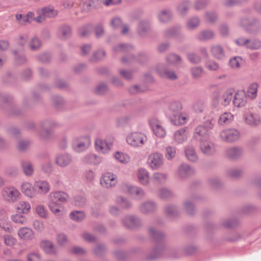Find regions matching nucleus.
I'll list each match as a JSON object with an SVG mask.
<instances>
[{"mask_svg":"<svg viewBox=\"0 0 261 261\" xmlns=\"http://www.w3.org/2000/svg\"><path fill=\"white\" fill-rule=\"evenodd\" d=\"M191 2L189 0H184L177 5L176 11L177 14L181 16H186L190 9Z\"/></svg>","mask_w":261,"mask_h":261,"instance_id":"nucleus-27","label":"nucleus"},{"mask_svg":"<svg viewBox=\"0 0 261 261\" xmlns=\"http://www.w3.org/2000/svg\"><path fill=\"white\" fill-rule=\"evenodd\" d=\"M232 92L231 90H228L221 97V105L226 106L228 105L232 97Z\"/></svg>","mask_w":261,"mask_h":261,"instance_id":"nucleus-54","label":"nucleus"},{"mask_svg":"<svg viewBox=\"0 0 261 261\" xmlns=\"http://www.w3.org/2000/svg\"><path fill=\"white\" fill-rule=\"evenodd\" d=\"M220 136L224 141L232 142L239 139L240 134L238 130L231 128L223 130L220 132Z\"/></svg>","mask_w":261,"mask_h":261,"instance_id":"nucleus-9","label":"nucleus"},{"mask_svg":"<svg viewBox=\"0 0 261 261\" xmlns=\"http://www.w3.org/2000/svg\"><path fill=\"white\" fill-rule=\"evenodd\" d=\"M149 124L154 134L159 137H164L166 135V131L164 128L156 120H150Z\"/></svg>","mask_w":261,"mask_h":261,"instance_id":"nucleus-28","label":"nucleus"},{"mask_svg":"<svg viewBox=\"0 0 261 261\" xmlns=\"http://www.w3.org/2000/svg\"><path fill=\"white\" fill-rule=\"evenodd\" d=\"M58 123L51 120H44L40 123L38 136L41 141H46L51 139L53 134V128L58 126Z\"/></svg>","mask_w":261,"mask_h":261,"instance_id":"nucleus-4","label":"nucleus"},{"mask_svg":"<svg viewBox=\"0 0 261 261\" xmlns=\"http://www.w3.org/2000/svg\"><path fill=\"white\" fill-rule=\"evenodd\" d=\"M157 207L155 201L149 200L142 202L138 207V210L144 215H150L155 212Z\"/></svg>","mask_w":261,"mask_h":261,"instance_id":"nucleus-12","label":"nucleus"},{"mask_svg":"<svg viewBox=\"0 0 261 261\" xmlns=\"http://www.w3.org/2000/svg\"><path fill=\"white\" fill-rule=\"evenodd\" d=\"M158 196L162 199H168L173 196L172 192L166 188H162L158 192Z\"/></svg>","mask_w":261,"mask_h":261,"instance_id":"nucleus-56","label":"nucleus"},{"mask_svg":"<svg viewBox=\"0 0 261 261\" xmlns=\"http://www.w3.org/2000/svg\"><path fill=\"white\" fill-rule=\"evenodd\" d=\"M246 123L251 126H257L261 124V117L256 113L249 112L245 115Z\"/></svg>","mask_w":261,"mask_h":261,"instance_id":"nucleus-20","label":"nucleus"},{"mask_svg":"<svg viewBox=\"0 0 261 261\" xmlns=\"http://www.w3.org/2000/svg\"><path fill=\"white\" fill-rule=\"evenodd\" d=\"M127 143L134 147L142 146L147 141L146 135L141 132H133L126 137Z\"/></svg>","mask_w":261,"mask_h":261,"instance_id":"nucleus-5","label":"nucleus"},{"mask_svg":"<svg viewBox=\"0 0 261 261\" xmlns=\"http://www.w3.org/2000/svg\"><path fill=\"white\" fill-rule=\"evenodd\" d=\"M225 154L227 159L235 161L243 155V150L240 147H230L225 149Z\"/></svg>","mask_w":261,"mask_h":261,"instance_id":"nucleus-15","label":"nucleus"},{"mask_svg":"<svg viewBox=\"0 0 261 261\" xmlns=\"http://www.w3.org/2000/svg\"><path fill=\"white\" fill-rule=\"evenodd\" d=\"M239 25L248 34L256 35L261 30V21L257 18L250 19L247 17L240 18Z\"/></svg>","mask_w":261,"mask_h":261,"instance_id":"nucleus-3","label":"nucleus"},{"mask_svg":"<svg viewBox=\"0 0 261 261\" xmlns=\"http://www.w3.org/2000/svg\"><path fill=\"white\" fill-rule=\"evenodd\" d=\"M180 31V26H174L164 30L163 35L166 38L175 37L177 41L182 42L185 39V36L181 34Z\"/></svg>","mask_w":261,"mask_h":261,"instance_id":"nucleus-10","label":"nucleus"},{"mask_svg":"<svg viewBox=\"0 0 261 261\" xmlns=\"http://www.w3.org/2000/svg\"><path fill=\"white\" fill-rule=\"evenodd\" d=\"M37 14L43 13L45 18H52L56 17L58 15V12L57 10L54 9L51 6H48L43 7L41 9H38L36 10Z\"/></svg>","mask_w":261,"mask_h":261,"instance_id":"nucleus-24","label":"nucleus"},{"mask_svg":"<svg viewBox=\"0 0 261 261\" xmlns=\"http://www.w3.org/2000/svg\"><path fill=\"white\" fill-rule=\"evenodd\" d=\"M22 192L27 196L32 198L35 196L34 186L29 182H24L21 185Z\"/></svg>","mask_w":261,"mask_h":261,"instance_id":"nucleus-39","label":"nucleus"},{"mask_svg":"<svg viewBox=\"0 0 261 261\" xmlns=\"http://www.w3.org/2000/svg\"><path fill=\"white\" fill-rule=\"evenodd\" d=\"M40 247L46 253L48 254H55L57 252L56 247L50 241H42L40 243Z\"/></svg>","mask_w":261,"mask_h":261,"instance_id":"nucleus-31","label":"nucleus"},{"mask_svg":"<svg viewBox=\"0 0 261 261\" xmlns=\"http://www.w3.org/2000/svg\"><path fill=\"white\" fill-rule=\"evenodd\" d=\"M91 139L88 136L74 138L72 141L73 149L77 152L86 150L91 144Z\"/></svg>","mask_w":261,"mask_h":261,"instance_id":"nucleus-6","label":"nucleus"},{"mask_svg":"<svg viewBox=\"0 0 261 261\" xmlns=\"http://www.w3.org/2000/svg\"><path fill=\"white\" fill-rule=\"evenodd\" d=\"M50 188V185L45 180H38L34 182V190L40 194H46L49 191Z\"/></svg>","mask_w":261,"mask_h":261,"instance_id":"nucleus-21","label":"nucleus"},{"mask_svg":"<svg viewBox=\"0 0 261 261\" xmlns=\"http://www.w3.org/2000/svg\"><path fill=\"white\" fill-rule=\"evenodd\" d=\"M31 209V205L29 202L25 201H20L16 205V210L19 213L28 214Z\"/></svg>","mask_w":261,"mask_h":261,"instance_id":"nucleus-45","label":"nucleus"},{"mask_svg":"<svg viewBox=\"0 0 261 261\" xmlns=\"http://www.w3.org/2000/svg\"><path fill=\"white\" fill-rule=\"evenodd\" d=\"M11 219L14 223L20 225L25 224L28 222L27 218L25 216L19 214L12 215Z\"/></svg>","mask_w":261,"mask_h":261,"instance_id":"nucleus-52","label":"nucleus"},{"mask_svg":"<svg viewBox=\"0 0 261 261\" xmlns=\"http://www.w3.org/2000/svg\"><path fill=\"white\" fill-rule=\"evenodd\" d=\"M261 48V40L258 38L250 39L247 49L250 50H258Z\"/></svg>","mask_w":261,"mask_h":261,"instance_id":"nucleus-57","label":"nucleus"},{"mask_svg":"<svg viewBox=\"0 0 261 261\" xmlns=\"http://www.w3.org/2000/svg\"><path fill=\"white\" fill-rule=\"evenodd\" d=\"M47 206L49 210L56 216L63 215L65 208V193L63 191L53 192L48 195Z\"/></svg>","mask_w":261,"mask_h":261,"instance_id":"nucleus-1","label":"nucleus"},{"mask_svg":"<svg viewBox=\"0 0 261 261\" xmlns=\"http://www.w3.org/2000/svg\"><path fill=\"white\" fill-rule=\"evenodd\" d=\"M36 213L41 218L46 219L48 218V212L43 205H38L35 208Z\"/></svg>","mask_w":261,"mask_h":261,"instance_id":"nucleus-58","label":"nucleus"},{"mask_svg":"<svg viewBox=\"0 0 261 261\" xmlns=\"http://www.w3.org/2000/svg\"><path fill=\"white\" fill-rule=\"evenodd\" d=\"M21 165L24 174L27 176H31L34 172V168L29 161L23 160L21 162Z\"/></svg>","mask_w":261,"mask_h":261,"instance_id":"nucleus-43","label":"nucleus"},{"mask_svg":"<svg viewBox=\"0 0 261 261\" xmlns=\"http://www.w3.org/2000/svg\"><path fill=\"white\" fill-rule=\"evenodd\" d=\"M95 145L98 151L106 153L111 148L112 144L108 143L106 140L97 139L95 140Z\"/></svg>","mask_w":261,"mask_h":261,"instance_id":"nucleus-30","label":"nucleus"},{"mask_svg":"<svg viewBox=\"0 0 261 261\" xmlns=\"http://www.w3.org/2000/svg\"><path fill=\"white\" fill-rule=\"evenodd\" d=\"M98 0H89L83 5V10L86 12H89L97 9Z\"/></svg>","mask_w":261,"mask_h":261,"instance_id":"nucleus-44","label":"nucleus"},{"mask_svg":"<svg viewBox=\"0 0 261 261\" xmlns=\"http://www.w3.org/2000/svg\"><path fill=\"white\" fill-rule=\"evenodd\" d=\"M167 177V174L160 172H155L152 176L153 181L159 184H164L166 181Z\"/></svg>","mask_w":261,"mask_h":261,"instance_id":"nucleus-51","label":"nucleus"},{"mask_svg":"<svg viewBox=\"0 0 261 261\" xmlns=\"http://www.w3.org/2000/svg\"><path fill=\"white\" fill-rule=\"evenodd\" d=\"M0 227L8 232L11 233L13 231L11 222L5 219L0 220Z\"/></svg>","mask_w":261,"mask_h":261,"instance_id":"nucleus-59","label":"nucleus"},{"mask_svg":"<svg viewBox=\"0 0 261 261\" xmlns=\"http://www.w3.org/2000/svg\"><path fill=\"white\" fill-rule=\"evenodd\" d=\"M134 49V46L130 44L121 43L118 45H115L113 47V50L115 52H127L131 51Z\"/></svg>","mask_w":261,"mask_h":261,"instance_id":"nucleus-48","label":"nucleus"},{"mask_svg":"<svg viewBox=\"0 0 261 261\" xmlns=\"http://www.w3.org/2000/svg\"><path fill=\"white\" fill-rule=\"evenodd\" d=\"M69 217L74 221L80 222L85 219L86 216L84 212L82 211H75L71 212Z\"/></svg>","mask_w":261,"mask_h":261,"instance_id":"nucleus-50","label":"nucleus"},{"mask_svg":"<svg viewBox=\"0 0 261 261\" xmlns=\"http://www.w3.org/2000/svg\"><path fill=\"white\" fill-rule=\"evenodd\" d=\"M164 214L170 218H174L179 215L180 211L178 206L175 204H168L164 207Z\"/></svg>","mask_w":261,"mask_h":261,"instance_id":"nucleus-23","label":"nucleus"},{"mask_svg":"<svg viewBox=\"0 0 261 261\" xmlns=\"http://www.w3.org/2000/svg\"><path fill=\"white\" fill-rule=\"evenodd\" d=\"M115 201L122 209L128 210L132 206V203L130 200L123 197H118Z\"/></svg>","mask_w":261,"mask_h":261,"instance_id":"nucleus-41","label":"nucleus"},{"mask_svg":"<svg viewBox=\"0 0 261 261\" xmlns=\"http://www.w3.org/2000/svg\"><path fill=\"white\" fill-rule=\"evenodd\" d=\"M151 23L148 20H141L138 22L137 32L141 37H146L151 31Z\"/></svg>","mask_w":261,"mask_h":261,"instance_id":"nucleus-14","label":"nucleus"},{"mask_svg":"<svg viewBox=\"0 0 261 261\" xmlns=\"http://www.w3.org/2000/svg\"><path fill=\"white\" fill-rule=\"evenodd\" d=\"M188 60L193 64H198L201 61V57L194 53H189L187 54Z\"/></svg>","mask_w":261,"mask_h":261,"instance_id":"nucleus-62","label":"nucleus"},{"mask_svg":"<svg viewBox=\"0 0 261 261\" xmlns=\"http://www.w3.org/2000/svg\"><path fill=\"white\" fill-rule=\"evenodd\" d=\"M197 197H192L190 199H187L183 202L184 209L186 214L193 216L195 212V208L193 202L197 199Z\"/></svg>","mask_w":261,"mask_h":261,"instance_id":"nucleus-29","label":"nucleus"},{"mask_svg":"<svg viewBox=\"0 0 261 261\" xmlns=\"http://www.w3.org/2000/svg\"><path fill=\"white\" fill-rule=\"evenodd\" d=\"M20 239L24 241H30L34 238V231L30 228L23 227L19 229L17 232Z\"/></svg>","mask_w":261,"mask_h":261,"instance_id":"nucleus-26","label":"nucleus"},{"mask_svg":"<svg viewBox=\"0 0 261 261\" xmlns=\"http://www.w3.org/2000/svg\"><path fill=\"white\" fill-rule=\"evenodd\" d=\"M195 171L190 165L187 164H182L177 169V176L181 179H185L192 175Z\"/></svg>","mask_w":261,"mask_h":261,"instance_id":"nucleus-19","label":"nucleus"},{"mask_svg":"<svg viewBox=\"0 0 261 261\" xmlns=\"http://www.w3.org/2000/svg\"><path fill=\"white\" fill-rule=\"evenodd\" d=\"M137 177L139 181L143 185L147 186L149 182V173L145 169H140L137 172Z\"/></svg>","mask_w":261,"mask_h":261,"instance_id":"nucleus-35","label":"nucleus"},{"mask_svg":"<svg viewBox=\"0 0 261 261\" xmlns=\"http://www.w3.org/2000/svg\"><path fill=\"white\" fill-rule=\"evenodd\" d=\"M172 17L171 10L169 9L162 10L158 13V18L162 23L169 22Z\"/></svg>","mask_w":261,"mask_h":261,"instance_id":"nucleus-38","label":"nucleus"},{"mask_svg":"<svg viewBox=\"0 0 261 261\" xmlns=\"http://www.w3.org/2000/svg\"><path fill=\"white\" fill-rule=\"evenodd\" d=\"M212 126L213 124L210 121H206L203 125L198 126L195 129L194 138L199 141L205 140L208 136V131Z\"/></svg>","mask_w":261,"mask_h":261,"instance_id":"nucleus-7","label":"nucleus"},{"mask_svg":"<svg viewBox=\"0 0 261 261\" xmlns=\"http://www.w3.org/2000/svg\"><path fill=\"white\" fill-rule=\"evenodd\" d=\"M83 161L88 164L98 165L102 162V159L95 154H87L83 158Z\"/></svg>","mask_w":261,"mask_h":261,"instance_id":"nucleus-34","label":"nucleus"},{"mask_svg":"<svg viewBox=\"0 0 261 261\" xmlns=\"http://www.w3.org/2000/svg\"><path fill=\"white\" fill-rule=\"evenodd\" d=\"M200 20L198 17L193 16L188 19L186 28L189 31L195 30L200 24Z\"/></svg>","mask_w":261,"mask_h":261,"instance_id":"nucleus-40","label":"nucleus"},{"mask_svg":"<svg viewBox=\"0 0 261 261\" xmlns=\"http://www.w3.org/2000/svg\"><path fill=\"white\" fill-rule=\"evenodd\" d=\"M165 156L168 161L172 160L176 155V148L174 146H168L165 148Z\"/></svg>","mask_w":261,"mask_h":261,"instance_id":"nucleus-46","label":"nucleus"},{"mask_svg":"<svg viewBox=\"0 0 261 261\" xmlns=\"http://www.w3.org/2000/svg\"><path fill=\"white\" fill-rule=\"evenodd\" d=\"M121 222L124 226L129 228L139 227L142 225L141 219L133 215L125 216L122 219Z\"/></svg>","mask_w":261,"mask_h":261,"instance_id":"nucleus-13","label":"nucleus"},{"mask_svg":"<svg viewBox=\"0 0 261 261\" xmlns=\"http://www.w3.org/2000/svg\"><path fill=\"white\" fill-rule=\"evenodd\" d=\"M106 55V53L104 50H98L93 54L90 59V61L92 62H96L104 58Z\"/></svg>","mask_w":261,"mask_h":261,"instance_id":"nucleus-60","label":"nucleus"},{"mask_svg":"<svg viewBox=\"0 0 261 261\" xmlns=\"http://www.w3.org/2000/svg\"><path fill=\"white\" fill-rule=\"evenodd\" d=\"M146 90V88L144 86L137 85L130 86L128 88V91L132 94L141 93L144 92Z\"/></svg>","mask_w":261,"mask_h":261,"instance_id":"nucleus-61","label":"nucleus"},{"mask_svg":"<svg viewBox=\"0 0 261 261\" xmlns=\"http://www.w3.org/2000/svg\"><path fill=\"white\" fill-rule=\"evenodd\" d=\"M41 46L40 40L37 37H33L29 43V46L31 50L36 51L38 50Z\"/></svg>","mask_w":261,"mask_h":261,"instance_id":"nucleus-53","label":"nucleus"},{"mask_svg":"<svg viewBox=\"0 0 261 261\" xmlns=\"http://www.w3.org/2000/svg\"><path fill=\"white\" fill-rule=\"evenodd\" d=\"M148 163L151 169L154 170L159 169L164 164L163 154L158 152L151 153L148 156Z\"/></svg>","mask_w":261,"mask_h":261,"instance_id":"nucleus-11","label":"nucleus"},{"mask_svg":"<svg viewBox=\"0 0 261 261\" xmlns=\"http://www.w3.org/2000/svg\"><path fill=\"white\" fill-rule=\"evenodd\" d=\"M149 231L150 236L155 241L159 242L165 238V234L163 232L157 231L153 227L149 228Z\"/></svg>","mask_w":261,"mask_h":261,"instance_id":"nucleus-49","label":"nucleus"},{"mask_svg":"<svg viewBox=\"0 0 261 261\" xmlns=\"http://www.w3.org/2000/svg\"><path fill=\"white\" fill-rule=\"evenodd\" d=\"M182 109V105L179 101L173 100L168 105V109L171 115L170 119L174 125L185 124L189 119L188 116L181 113Z\"/></svg>","mask_w":261,"mask_h":261,"instance_id":"nucleus-2","label":"nucleus"},{"mask_svg":"<svg viewBox=\"0 0 261 261\" xmlns=\"http://www.w3.org/2000/svg\"><path fill=\"white\" fill-rule=\"evenodd\" d=\"M258 85L254 82L251 83L248 87L246 94L247 97L251 99H255L257 96Z\"/></svg>","mask_w":261,"mask_h":261,"instance_id":"nucleus-36","label":"nucleus"},{"mask_svg":"<svg viewBox=\"0 0 261 261\" xmlns=\"http://www.w3.org/2000/svg\"><path fill=\"white\" fill-rule=\"evenodd\" d=\"M101 185L106 188H110L116 185L117 182L116 175L108 172L103 174L100 179Z\"/></svg>","mask_w":261,"mask_h":261,"instance_id":"nucleus-16","label":"nucleus"},{"mask_svg":"<svg viewBox=\"0 0 261 261\" xmlns=\"http://www.w3.org/2000/svg\"><path fill=\"white\" fill-rule=\"evenodd\" d=\"M2 196L5 201L9 202H15L19 198L20 193L14 187H6L3 189Z\"/></svg>","mask_w":261,"mask_h":261,"instance_id":"nucleus-8","label":"nucleus"},{"mask_svg":"<svg viewBox=\"0 0 261 261\" xmlns=\"http://www.w3.org/2000/svg\"><path fill=\"white\" fill-rule=\"evenodd\" d=\"M190 72L193 79H199L202 76L204 70L201 66H194L191 68Z\"/></svg>","mask_w":261,"mask_h":261,"instance_id":"nucleus-47","label":"nucleus"},{"mask_svg":"<svg viewBox=\"0 0 261 261\" xmlns=\"http://www.w3.org/2000/svg\"><path fill=\"white\" fill-rule=\"evenodd\" d=\"M233 119V115L230 113H225L221 115L219 119V123L224 125L229 123Z\"/></svg>","mask_w":261,"mask_h":261,"instance_id":"nucleus-55","label":"nucleus"},{"mask_svg":"<svg viewBox=\"0 0 261 261\" xmlns=\"http://www.w3.org/2000/svg\"><path fill=\"white\" fill-rule=\"evenodd\" d=\"M187 139V133L186 128H182L176 131L174 134L173 140L177 144H181Z\"/></svg>","mask_w":261,"mask_h":261,"instance_id":"nucleus-33","label":"nucleus"},{"mask_svg":"<svg viewBox=\"0 0 261 261\" xmlns=\"http://www.w3.org/2000/svg\"><path fill=\"white\" fill-rule=\"evenodd\" d=\"M27 261H41L40 254L35 251L30 252L27 255Z\"/></svg>","mask_w":261,"mask_h":261,"instance_id":"nucleus-64","label":"nucleus"},{"mask_svg":"<svg viewBox=\"0 0 261 261\" xmlns=\"http://www.w3.org/2000/svg\"><path fill=\"white\" fill-rule=\"evenodd\" d=\"M166 60L169 63L174 64L180 63L181 61V58L179 56L176 54H171L167 57Z\"/></svg>","mask_w":261,"mask_h":261,"instance_id":"nucleus-63","label":"nucleus"},{"mask_svg":"<svg viewBox=\"0 0 261 261\" xmlns=\"http://www.w3.org/2000/svg\"><path fill=\"white\" fill-rule=\"evenodd\" d=\"M156 70L160 76L168 78L171 80H175L177 79L175 72L173 70H169L165 65L160 64L156 66Z\"/></svg>","mask_w":261,"mask_h":261,"instance_id":"nucleus-18","label":"nucleus"},{"mask_svg":"<svg viewBox=\"0 0 261 261\" xmlns=\"http://www.w3.org/2000/svg\"><path fill=\"white\" fill-rule=\"evenodd\" d=\"M127 191L129 194L136 196L139 199H142L146 196L144 190L139 187L129 186L127 187Z\"/></svg>","mask_w":261,"mask_h":261,"instance_id":"nucleus-37","label":"nucleus"},{"mask_svg":"<svg viewBox=\"0 0 261 261\" xmlns=\"http://www.w3.org/2000/svg\"><path fill=\"white\" fill-rule=\"evenodd\" d=\"M211 52L212 56L218 60L223 59L225 57V51L222 46L213 45L211 47Z\"/></svg>","mask_w":261,"mask_h":261,"instance_id":"nucleus-32","label":"nucleus"},{"mask_svg":"<svg viewBox=\"0 0 261 261\" xmlns=\"http://www.w3.org/2000/svg\"><path fill=\"white\" fill-rule=\"evenodd\" d=\"M185 154L188 160L191 162H196L198 159L195 148L192 146H188L186 147Z\"/></svg>","mask_w":261,"mask_h":261,"instance_id":"nucleus-42","label":"nucleus"},{"mask_svg":"<svg viewBox=\"0 0 261 261\" xmlns=\"http://www.w3.org/2000/svg\"><path fill=\"white\" fill-rule=\"evenodd\" d=\"M215 37V32L210 29L203 30L200 31L196 35V39L200 41L204 42L213 39Z\"/></svg>","mask_w":261,"mask_h":261,"instance_id":"nucleus-25","label":"nucleus"},{"mask_svg":"<svg viewBox=\"0 0 261 261\" xmlns=\"http://www.w3.org/2000/svg\"><path fill=\"white\" fill-rule=\"evenodd\" d=\"M233 103L238 108L244 107L247 102V97L244 90L237 91L233 96Z\"/></svg>","mask_w":261,"mask_h":261,"instance_id":"nucleus-17","label":"nucleus"},{"mask_svg":"<svg viewBox=\"0 0 261 261\" xmlns=\"http://www.w3.org/2000/svg\"><path fill=\"white\" fill-rule=\"evenodd\" d=\"M200 148L202 153L206 155H212L216 151L215 144L211 141L203 140L200 141Z\"/></svg>","mask_w":261,"mask_h":261,"instance_id":"nucleus-22","label":"nucleus"}]
</instances>
